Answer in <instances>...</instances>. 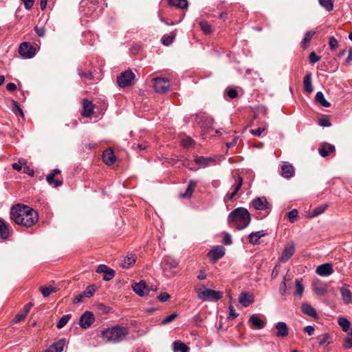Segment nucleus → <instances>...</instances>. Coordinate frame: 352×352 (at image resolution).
I'll use <instances>...</instances> for the list:
<instances>
[{"instance_id":"f257e3e1","label":"nucleus","mask_w":352,"mask_h":352,"mask_svg":"<svg viewBox=\"0 0 352 352\" xmlns=\"http://www.w3.org/2000/svg\"><path fill=\"white\" fill-rule=\"evenodd\" d=\"M10 218L16 224L30 228L38 221V212L28 206L16 204L12 207Z\"/></svg>"},{"instance_id":"f03ea898","label":"nucleus","mask_w":352,"mask_h":352,"mask_svg":"<svg viewBox=\"0 0 352 352\" xmlns=\"http://www.w3.org/2000/svg\"><path fill=\"white\" fill-rule=\"evenodd\" d=\"M129 334L128 327L115 325L102 330L100 336L106 342L118 344L125 340Z\"/></svg>"},{"instance_id":"7ed1b4c3","label":"nucleus","mask_w":352,"mask_h":352,"mask_svg":"<svg viewBox=\"0 0 352 352\" xmlns=\"http://www.w3.org/2000/svg\"><path fill=\"white\" fill-rule=\"evenodd\" d=\"M228 221L232 226H234L238 230H242L250 224L251 216L247 209L237 208L229 214Z\"/></svg>"},{"instance_id":"20e7f679","label":"nucleus","mask_w":352,"mask_h":352,"mask_svg":"<svg viewBox=\"0 0 352 352\" xmlns=\"http://www.w3.org/2000/svg\"><path fill=\"white\" fill-rule=\"evenodd\" d=\"M195 291L197 293V298L202 301H217L222 298V293L219 291H215L211 289H202L195 286Z\"/></svg>"},{"instance_id":"39448f33","label":"nucleus","mask_w":352,"mask_h":352,"mask_svg":"<svg viewBox=\"0 0 352 352\" xmlns=\"http://www.w3.org/2000/svg\"><path fill=\"white\" fill-rule=\"evenodd\" d=\"M178 265L176 260L165 257L161 263L164 275L168 278L175 276L178 272Z\"/></svg>"},{"instance_id":"423d86ee","label":"nucleus","mask_w":352,"mask_h":352,"mask_svg":"<svg viewBox=\"0 0 352 352\" xmlns=\"http://www.w3.org/2000/svg\"><path fill=\"white\" fill-rule=\"evenodd\" d=\"M134 78V73L131 70H126L118 76L117 82L120 87H126L131 85Z\"/></svg>"},{"instance_id":"0eeeda50","label":"nucleus","mask_w":352,"mask_h":352,"mask_svg":"<svg viewBox=\"0 0 352 352\" xmlns=\"http://www.w3.org/2000/svg\"><path fill=\"white\" fill-rule=\"evenodd\" d=\"M19 53L24 58H32L35 56L36 49L30 43L23 42L19 45Z\"/></svg>"},{"instance_id":"6e6552de","label":"nucleus","mask_w":352,"mask_h":352,"mask_svg":"<svg viewBox=\"0 0 352 352\" xmlns=\"http://www.w3.org/2000/svg\"><path fill=\"white\" fill-rule=\"evenodd\" d=\"M153 88L156 92L164 94L168 91L170 82L167 78L157 77L153 78Z\"/></svg>"},{"instance_id":"1a4fd4ad","label":"nucleus","mask_w":352,"mask_h":352,"mask_svg":"<svg viewBox=\"0 0 352 352\" xmlns=\"http://www.w3.org/2000/svg\"><path fill=\"white\" fill-rule=\"evenodd\" d=\"M251 205L256 210H266L269 212L271 210L270 204L265 197H259L254 199L251 202Z\"/></svg>"},{"instance_id":"9d476101","label":"nucleus","mask_w":352,"mask_h":352,"mask_svg":"<svg viewBox=\"0 0 352 352\" xmlns=\"http://www.w3.org/2000/svg\"><path fill=\"white\" fill-rule=\"evenodd\" d=\"M95 317L91 311H87L83 313L79 319V325L82 329H87L94 322Z\"/></svg>"},{"instance_id":"9b49d317","label":"nucleus","mask_w":352,"mask_h":352,"mask_svg":"<svg viewBox=\"0 0 352 352\" xmlns=\"http://www.w3.org/2000/svg\"><path fill=\"white\" fill-rule=\"evenodd\" d=\"M225 254V248L222 245H216L208 253V257L212 263H215Z\"/></svg>"},{"instance_id":"f8f14e48","label":"nucleus","mask_w":352,"mask_h":352,"mask_svg":"<svg viewBox=\"0 0 352 352\" xmlns=\"http://www.w3.org/2000/svg\"><path fill=\"white\" fill-rule=\"evenodd\" d=\"M98 274H104L103 280L109 281L115 276V272L113 269L107 267L106 265H99L96 269Z\"/></svg>"},{"instance_id":"ddd939ff","label":"nucleus","mask_w":352,"mask_h":352,"mask_svg":"<svg viewBox=\"0 0 352 352\" xmlns=\"http://www.w3.org/2000/svg\"><path fill=\"white\" fill-rule=\"evenodd\" d=\"M94 104L87 99L82 100V111L81 116L85 118H90L94 114Z\"/></svg>"},{"instance_id":"4468645a","label":"nucleus","mask_w":352,"mask_h":352,"mask_svg":"<svg viewBox=\"0 0 352 352\" xmlns=\"http://www.w3.org/2000/svg\"><path fill=\"white\" fill-rule=\"evenodd\" d=\"M294 167L287 162H285L281 165V175L286 179H289L294 175Z\"/></svg>"},{"instance_id":"2eb2a0df","label":"nucleus","mask_w":352,"mask_h":352,"mask_svg":"<svg viewBox=\"0 0 352 352\" xmlns=\"http://www.w3.org/2000/svg\"><path fill=\"white\" fill-rule=\"evenodd\" d=\"M276 336L278 338H286L289 334V327L284 322H278L275 324Z\"/></svg>"},{"instance_id":"dca6fc26","label":"nucleus","mask_w":352,"mask_h":352,"mask_svg":"<svg viewBox=\"0 0 352 352\" xmlns=\"http://www.w3.org/2000/svg\"><path fill=\"white\" fill-rule=\"evenodd\" d=\"M60 173V170L58 168H55L52 170V172L49 174L47 177L46 180L47 183L53 186L54 187H58L60 186L63 184L62 180H59L58 179H55V175H58Z\"/></svg>"},{"instance_id":"f3484780","label":"nucleus","mask_w":352,"mask_h":352,"mask_svg":"<svg viewBox=\"0 0 352 352\" xmlns=\"http://www.w3.org/2000/svg\"><path fill=\"white\" fill-rule=\"evenodd\" d=\"M342 299L344 304H352V292L349 289V285H344L340 289Z\"/></svg>"},{"instance_id":"a211bd4d","label":"nucleus","mask_w":352,"mask_h":352,"mask_svg":"<svg viewBox=\"0 0 352 352\" xmlns=\"http://www.w3.org/2000/svg\"><path fill=\"white\" fill-rule=\"evenodd\" d=\"M295 247L293 243L288 244L284 248L280 261L283 263L287 262L294 254Z\"/></svg>"},{"instance_id":"6ab92c4d","label":"nucleus","mask_w":352,"mask_h":352,"mask_svg":"<svg viewBox=\"0 0 352 352\" xmlns=\"http://www.w3.org/2000/svg\"><path fill=\"white\" fill-rule=\"evenodd\" d=\"M316 274L322 276H326L333 272V269L330 263H324L317 267Z\"/></svg>"},{"instance_id":"aec40b11","label":"nucleus","mask_w":352,"mask_h":352,"mask_svg":"<svg viewBox=\"0 0 352 352\" xmlns=\"http://www.w3.org/2000/svg\"><path fill=\"white\" fill-rule=\"evenodd\" d=\"M133 289L138 296H143L148 292L146 283L144 280L136 283L133 285Z\"/></svg>"},{"instance_id":"412c9836","label":"nucleus","mask_w":352,"mask_h":352,"mask_svg":"<svg viewBox=\"0 0 352 352\" xmlns=\"http://www.w3.org/2000/svg\"><path fill=\"white\" fill-rule=\"evenodd\" d=\"M266 233L264 230L252 232L248 236L249 242L252 245L260 244L261 237L265 236Z\"/></svg>"},{"instance_id":"4be33fe9","label":"nucleus","mask_w":352,"mask_h":352,"mask_svg":"<svg viewBox=\"0 0 352 352\" xmlns=\"http://www.w3.org/2000/svg\"><path fill=\"white\" fill-rule=\"evenodd\" d=\"M243 179L241 177L239 176L235 179V183L233 185V191L231 193H228L226 195V197L229 200H232L234 196L237 194V192L239 191V190L241 188V186L243 184Z\"/></svg>"},{"instance_id":"5701e85b","label":"nucleus","mask_w":352,"mask_h":352,"mask_svg":"<svg viewBox=\"0 0 352 352\" xmlns=\"http://www.w3.org/2000/svg\"><path fill=\"white\" fill-rule=\"evenodd\" d=\"M102 160L106 164L109 166L113 165L115 163L116 157L112 149L108 148L103 152Z\"/></svg>"},{"instance_id":"b1692460","label":"nucleus","mask_w":352,"mask_h":352,"mask_svg":"<svg viewBox=\"0 0 352 352\" xmlns=\"http://www.w3.org/2000/svg\"><path fill=\"white\" fill-rule=\"evenodd\" d=\"M335 146L328 143L322 144L318 149L320 155L323 157L328 156L330 153L335 152Z\"/></svg>"},{"instance_id":"393cba45","label":"nucleus","mask_w":352,"mask_h":352,"mask_svg":"<svg viewBox=\"0 0 352 352\" xmlns=\"http://www.w3.org/2000/svg\"><path fill=\"white\" fill-rule=\"evenodd\" d=\"M239 301L243 307H247L254 302V296L248 293L243 292L239 297Z\"/></svg>"},{"instance_id":"a878e982","label":"nucleus","mask_w":352,"mask_h":352,"mask_svg":"<svg viewBox=\"0 0 352 352\" xmlns=\"http://www.w3.org/2000/svg\"><path fill=\"white\" fill-rule=\"evenodd\" d=\"M302 311L309 316H311L312 318H317L318 316H317V313L315 310V309L309 303H303L302 305Z\"/></svg>"},{"instance_id":"bb28decb","label":"nucleus","mask_w":352,"mask_h":352,"mask_svg":"<svg viewBox=\"0 0 352 352\" xmlns=\"http://www.w3.org/2000/svg\"><path fill=\"white\" fill-rule=\"evenodd\" d=\"M9 235L8 224L4 220L0 219V236L3 239H6L8 238Z\"/></svg>"},{"instance_id":"cd10ccee","label":"nucleus","mask_w":352,"mask_h":352,"mask_svg":"<svg viewBox=\"0 0 352 352\" xmlns=\"http://www.w3.org/2000/svg\"><path fill=\"white\" fill-rule=\"evenodd\" d=\"M303 87L305 92L310 94L313 91V86L311 82V74L308 73L303 79Z\"/></svg>"},{"instance_id":"c85d7f7f","label":"nucleus","mask_w":352,"mask_h":352,"mask_svg":"<svg viewBox=\"0 0 352 352\" xmlns=\"http://www.w3.org/2000/svg\"><path fill=\"white\" fill-rule=\"evenodd\" d=\"M249 320L258 329H261L265 327V322L255 314L250 316Z\"/></svg>"},{"instance_id":"c756f323","label":"nucleus","mask_w":352,"mask_h":352,"mask_svg":"<svg viewBox=\"0 0 352 352\" xmlns=\"http://www.w3.org/2000/svg\"><path fill=\"white\" fill-rule=\"evenodd\" d=\"M168 4L180 9H186L188 3L187 0H168Z\"/></svg>"},{"instance_id":"7c9ffc66","label":"nucleus","mask_w":352,"mask_h":352,"mask_svg":"<svg viewBox=\"0 0 352 352\" xmlns=\"http://www.w3.org/2000/svg\"><path fill=\"white\" fill-rule=\"evenodd\" d=\"M65 339L62 338L57 342L53 343L50 347L54 351V352H62L63 351L64 346L65 345Z\"/></svg>"},{"instance_id":"2f4dec72","label":"nucleus","mask_w":352,"mask_h":352,"mask_svg":"<svg viewBox=\"0 0 352 352\" xmlns=\"http://www.w3.org/2000/svg\"><path fill=\"white\" fill-rule=\"evenodd\" d=\"M173 350L175 351L189 352L190 349L184 342L177 340L173 342Z\"/></svg>"},{"instance_id":"473e14b6","label":"nucleus","mask_w":352,"mask_h":352,"mask_svg":"<svg viewBox=\"0 0 352 352\" xmlns=\"http://www.w3.org/2000/svg\"><path fill=\"white\" fill-rule=\"evenodd\" d=\"M316 100L322 107H329L330 103L325 99L324 94L321 91H318L316 94Z\"/></svg>"},{"instance_id":"72a5a7b5","label":"nucleus","mask_w":352,"mask_h":352,"mask_svg":"<svg viewBox=\"0 0 352 352\" xmlns=\"http://www.w3.org/2000/svg\"><path fill=\"white\" fill-rule=\"evenodd\" d=\"M176 36V31H173L169 35H164L162 38V43L163 45L168 46L170 45Z\"/></svg>"},{"instance_id":"f704fd0d","label":"nucleus","mask_w":352,"mask_h":352,"mask_svg":"<svg viewBox=\"0 0 352 352\" xmlns=\"http://www.w3.org/2000/svg\"><path fill=\"white\" fill-rule=\"evenodd\" d=\"M316 34V31L311 30L306 32L304 38L301 41V47L304 49L307 47L309 42L311 40L314 35Z\"/></svg>"},{"instance_id":"c9c22d12","label":"nucleus","mask_w":352,"mask_h":352,"mask_svg":"<svg viewBox=\"0 0 352 352\" xmlns=\"http://www.w3.org/2000/svg\"><path fill=\"white\" fill-rule=\"evenodd\" d=\"M135 256L133 254H128L125 256L122 263V265L124 268H129L135 262Z\"/></svg>"},{"instance_id":"e433bc0d","label":"nucleus","mask_w":352,"mask_h":352,"mask_svg":"<svg viewBox=\"0 0 352 352\" xmlns=\"http://www.w3.org/2000/svg\"><path fill=\"white\" fill-rule=\"evenodd\" d=\"M318 2L327 12H331L333 10V0H318Z\"/></svg>"},{"instance_id":"4c0bfd02","label":"nucleus","mask_w":352,"mask_h":352,"mask_svg":"<svg viewBox=\"0 0 352 352\" xmlns=\"http://www.w3.org/2000/svg\"><path fill=\"white\" fill-rule=\"evenodd\" d=\"M195 162L197 164L207 166L210 162H212L213 160L210 157H205L204 156L196 157L195 159Z\"/></svg>"},{"instance_id":"58836bf2","label":"nucleus","mask_w":352,"mask_h":352,"mask_svg":"<svg viewBox=\"0 0 352 352\" xmlns=\"http://www.w3.org/2000/svg\"><path fill=\"white\" fill-rule=\"evenodd\" d=\"M328 206H329L327 204H322V205H320V206L315 208L312 210L310 217H317V216L322 214L327 210Z\"/></svg>"},{"instance_id":"ea45409f","label":"nucleus","mask_w":352,"mask_h":352,"mask_svg":"<svg viewBox=\"0 0 352 352\" xmlns=\"http://www.w3.org/2000/svg\"><path fill=\"white\" fill-rule=\"evenodd\" d=\"M196 186H197V182L193 180H190L188 183L187 188H186V192L182 195V197H191Z\"/></svg>"},{"instance_id":"a19ab883","label":"nucleus","mask_w":352,"mask_h":352,"mask_svg":"<svg viewBox=\"0 0 352 352\" xmlns=\"http://www.w3.org/2000/svg\"><path fill=\"white\" fill-rule=\"evenodd\" d=\"M71 318H72L71 314H66V315L63 316L58 321V322L56 324V327L59 329L63 328L67 324V323L69 322V320H70Z\"/></svg>"},{"instance_id":"79ce46f5","label":"nucleus","mask_w":352,"mask_h":352,"mask_svg":"<svg viewBox=\"0 0 352 352\" xmlns=\"http://www.w3.org/2000/svg\"><path fill=\"white\" fill-rule=\"evenodd\" d=\"M338 322L339 325L342 327L343 331L346 332L347 331H349L351 323L346 318L340 317L338 319Z\"/></svg>"},{"instance_id":"37998d69","label":"nucleus","mask_w":352,"mask_h":352,"mask_svg":"<svg viewBox=\"0 0 352 352\" xmlns=\"http://www.w3.org/2000/svg\"><path fill=\"white\" fill-rule=\"evenodd\" d=\"M40 291L42 294V295L44 297L49 296L52 293L56 292V289L55 287L52 286H48V287H40Z\"/></svg>"},{"instance_id":"c03bdc74","label":"nucleus","mask_w":352,"mask_h":352,"mask_svg":"<svg viewBox=\"0 0 352 352\" xmlns=\"http://www.w3.org/2000/svg\"><path fill=\"white\" fill-rule=\"evenodd\" d=\"M78 75L84 80H91L94 77L93 74L89 71H83L81 68L78 70Z\"/></svg>"},{"instance_id":"a18cd8bd","label":"nucleus","mask_w":352,"mask_h":352,"mask_svg":"<svg viewBox=\"0 0 352 352\" xmlns=\"http://www.w3.org/2000/svg\"><path fill=\"white\" fill-rule=\"evenodd\" d=\"M95 292L96 286L94 285H91L85 288V289L82 292V294L85 298H90L94 296Z\"/></svg>"},{"instance_id":"49530a36","label":"nucleus","mask_w":352,"mask_h":352,"mask_svg":"<svg viewBox=\"0 0 352 352\" xmlns=\"http://www.w3.org/2000/svg\"><path fill=\"white\" fill-rule=\"evenodd\" d=\"M199 26L203 32L206 34H209L212 32L210 25L206 21H202L199 23Z\"/></svg>"},{"instance_id":"de8ad7c7","label":"nucleus","mask_w":352,"mask_h":352,"mask_svg":"<svg viewBox=\"0 0 352 352\" xmlns=\"http://www.w3.org/2000/svg\"><path fill=\"white\" fill-rule=\"evenodd\" d=\"M295 287H296V291L294 292V295L301 296L304 292V287L300 280H298V279L296 280Z\"/></svg>"},{"instance_id":"09e8293b","label":"nucleus","mask_w":352,"mask_h":352,"mask_svg":"<svg viewBox=\"0 0 352 352\" xmlns=\"http://www.w3.org/2000/svg\"><path fill=\"white\" fill-rule=\"evenodd\" d=\"M343 346L346 349L352 348V327L350 329L347 337L344 340Z\"/></svg>"},{"instance_id":"8fccbe9b","label":"nucleus","mask_w":352,"mask_h":352,"mask_svg":"<svg viewBox=\"0 0 352 352\" xmlns=\"http://www.w3.org/2000/svg\"><path fill=\"white\" fill-rule=\"evenodd\" d=\"M298 215V212L296 209H293L287 214V217L291 223H294L296 221Z\"/></svg>"},{"instance_id":"3c124183","label":"nucleus","mask_w":352,"mask_h":352,"mask_svg":"<svg viewBox=\"0 0 352 352\" xmlns=\"http://www.w3.org/2000/svg\"><path fill=\"white\" fill-rule=\"evenodd\" d=\"M194 140L190 137L184 138L181 141V144L184 148H189L192 146L194 144Z\"/></svg>"},{"instance_id":"603ef678","label":"nucleus","mask_w":352,"mask_h":352,"mask_svg":"<svg viewBox=\"0 0 352 352\" xmlns=\"http://www.w3.org/2000/svg\"><path fill=\"white\" fill-rule=\"evenodd\" d=\"M177 318V314L176 313H173L167 317H166L161 322L162 324L166 325L171 322H173L174 320H175Z\"/></svg>"},{"instance_id":"864d4df0","label":"nucleus","mask_w":352,"mask_h":352,"mask_svg":"<svg viewBox=\"0 0 352 352\" xmlns=\"http://www.w3.org/2000/svg\"><path fill=\"white\" fill-rule=\"evenodd\" d=\"M329 45L332 50H335L338 47V41L334 36L329 38Z\"/></svg>"},{"instance_id":"5fc2aeb1","label":"nucleus","mask_w":352,"mask_h":352,"mask_svg":"<svg viewBox=\"0 0 352 352\" xmlns=\"http://www.w3.org/2000/svg\"><path fill=\"white\" fill-rule=\"evenodd\" d=\"M320 56H318L315 52H311L309 56V59L311 63L314 64L320 60Z\"/></svg>"},{"instance_id":"6e6d98bb","label":"nucleus","mask_w":352,"mask_h":352,"mask_svg":"<svg viewBox=\"0 0 352 352\" xmlns=\"http://www.w3.org/2000/svg\"><path fill=\"white\" fill-rule=\"evenodd\" d=\"M226 93L228 96L231 98L234 99L236 98L238 96V91L232 88H228L226 89Z\"/></svg>"},{"instance_id":"4d7b16f0","label":"nucleus","mask_w":352,"mask_h":352,"mask_svg":"<svg viewBox=\"0 0 352 352\" xmlns=\"http://www.w3.org/2000/svg\"><path fill=\"white\" fill-rule=\"evenodd\" d=\"M12 107H13V110L14 111H17L20 116H21L22 117L23 116V110L21 108L20 105L19 104V103L15 101V100H12Z\"/></svg>"},{"instance_id":"13d9d810","label":"nucleus","mask_w":352,"mask_h":352,"mask_svg":"<svg viewBox=\"0 0 352 352\" xmlns=\"http://www.w3.org/2000/svg\"><path fill=\"white\" fill-rule=\"evenodd\" d=\"M202 322H203L202 318L198 314L195 315L192 318V322L193 323L194 325H195L197 327L200 326Z\"/></svg>"},{"instance_id":"bf43d9fd","label":"nucleus","mask_w":352,"mask_h":352,"mask_svg":"<svg viewBox=\"0 0 352 352\" xmlns=\"http://www.w3.org/2000/svg\"><path fill=\"white\" fill-rule=\"evenodd\" d=\"M157 298L159 299L160 301L164 302L168 301L170 298V296L166 292H163L161 293L159 296H157Z\"/></svg>"},{"instance_id":"052dcab7","label":"nucleus","mask_w":352,"mask_h":352,"mask_svg":"<svg viewBox=\"0 0 352 352\" xmlns=\"http://www.w3.org/2000/svg\"><path fill=\"white\" fill-rule=\"evenodd\" d=\"M238 315L239 314L236 312L235 309L232 305H230L229 307L228 318L230 320H233V319L236 318L238 316Z\"/></svg>"},{"instance_id":"680f3d73","label":"nucleus","mask_w":352,"mask_h":352,"mask_svg":"<svg viewBox=\"0 0 352 352\" xmlns=\"http://www.w3.org/2000/svg\"><path fill=\"white\" fill-rule=\"evenodd\" d=\"M315 292L319 296H324L327 292V288L323 286L316 287Z\"/></svg>"},{"instance_id":"e2e57ef3","label":"nucleus","mask_w":352,"mask_h":352,"mask_svg":"<svg viewBox=\"0 0 352 352\" xmlns=\"http://www.w3.org/2000/svg\"><path fill=\"white\" fill-rule=\"evenodd\" d=\"M319 124L323 127H328L331 125V122L327 118H321L318 121Z\"/></svg>"},{"instance_id":"0e129e2a","label":"nucleus","mask_w":352,"mask_h":352,"mask_svg":"<svg viewBox=\"0 0 352 352\" xmlns=\"http://www.w3.org/2000/svg\"><path fill=\"white\" fill-rule=\"evenodd\" d=\"M223 242L226 245L232 244V237H231L230 234H228L227 232L224 233V236H223Z\"/></svg>"},{"instance_id":"69168bd1","label":"nucleus","mask_w":352,"mask_h":352,"mask_svg":"<svg viewBox=\"0 0 352 352\" xmlns=\"http://www.w3.org/2000/svg\"><path fill=\"white\" fill-rule=\"evenodd\" d=\"M26 316H27V315L23 312L21 314H18L17 315H16V316L14 319V322H15V323L19 322L22 321L23 320H24L26 318Z\"/></svg>"},{"instance_id":"338daca9","label":"nucleus","mask_w":352,"mask_h":352,"mask_svg":"<svg viewBox=\"0 0 352 352\" xmlns=\"http://www.w3.org/2000/svg\"><path fill=\"white\" fill-rule=\"evenodd\" d=\"M84 298H85V296H83V294L82 292L81 294H79L76 295L74 298L72 302H73L74 304L80 303V302H82Z\"/></svg>"},{"instance_id":"774afa93","label":"nucleus","mask_w":352,"mask_h":352,"mask_svg":"<svg viewBox=\"0 0 352 352\" xmlns=\"http://www.w3.org/2000/svg\"><path fill=\"white\" fill-rule=\"evenodd\" d=\"M265 129L264 128H262V127H258L257 129H252L250 131V133L255 135V136H260L261 135V133L264 131Z\"/></svg>"}]
</instances>
